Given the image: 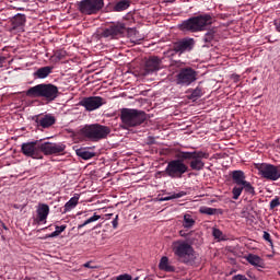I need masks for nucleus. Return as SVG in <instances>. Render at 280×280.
Segmentation results:
<instances>
[{
	"label": "nucleus",
	"mask_w": 280,
	"mask_h": 280,
	"mask_svg": "<svg viewBox=\"0 0 280 280\" xmlns=\"http://www.w3.org/2000/svg\"><path fill=\"white\" fill-rule=\"evenodd\" d=\"M213 23V18L211 14L206 13L197 16L189 18L188 20L183 21L178 27L180 32H205L209 25Z\"/></svg>",
	"instance_id": "f257e3e1"
},
{
	"label": "nucleus",
	"mask_w": 280,
	"mask_h": 280,
	"mask_svg": "<svg viewBox=\"0 0 280 280\" xmlns=\"http://www.w3.org/2000/svg\"><path fill=\"white\" fill-rule=\"evenodd\" d=\"M171 248L175 257H177L182 264H194V261H196V250H194V247L187 241H173Z\"/></svg>",
	"instance_id": "f03ea898"
},
{
	"label": "nucleus",
	"mask_w": 280,
	"mask_h": 280,
	"mask_svg": "<svg viewBox=\"0 0 280 280\" xmlns=\"http://www.w3.org/2000/svg\"><path fill=\"white\" fill-rule=\"evenodd\" d=\"M58 86L51 83H40L26 91V97H43L47 102H54L58 97Z\"/></svg>",
	"instance_id": "7ed1b4c3"
},
{
	"label": "nucleus",
	"mask_w": 280,
	"mask_h": 280,
	"mask_svg": "<svg viewBox=\"0 0 280 280\" xmlns=\"http://www.w3.org/2000/svg\"><path fill=\"white\" fill-rule=\"evenodd\" d=\"M145 119H148V117L143 110L132 108H122L120 110V120L125 130H128V128L141 126Z\"/></svg>",
	"instance_id": "20e7f679"
},
{
	"label": "nucleus",
	"mask_w": 280,
	"mask_h": 280,
	"mask_svg": "<svg viewBox=\"0 0 280 280\" xmlns=\"http://www.w3.org/2000/svg\"><path fill=\"white\" fill-rule=\"evenodd\" d=\"M81 135L91 141H101L110 135V128L100 124L88 125L81 129Z\"/></svg>",
	"instance_id": "39448f33"
},
{
	"label": "nucleus",
	"mask_w": 280,
	"mask_h": 280,
	"mask_svg": "<svg viewBox=\"0 0 280 280\" xmlns=\"http://www.w3.org/2000/svg\"><path fill=\"white\" fill-rule=\"evenodd\" d=\"M189 167L180 159L172 160L167 163L164 173L168 178H183L187 174Z\"/></svg>",
	"instance_id": "423d86ee"
},
{
	"label": "nucleus",
	"mask_w": 280,
	"mask_h": 280,
	"mask_svg": "<svg viewBox=\"0 0 280 280\" xmlns=\"http://www.w3.org/2000/svg\"><path fill=\"white\" fill-rule=\"evenodd\" d=\"M258 176L265 178V180H279L280 178V166L268 163L256 164Z\"/></svg>",
	"instance_id": "0eeeda50"
},
{
	"label": "nucleus",
	"mask_w": 280,
	"mask_h": 280,
	"mask_svg": "<svg viewBox=\"0 0 280 280\" xmlns=\"http://www.w3.org/2000/svg\"><path fill=\"white\" fill-rule=\"evenodd\" d=\"M104 8V0H82L78 3L81 14H97Z\"/></svg>",
	"instance_id": "6e6552de"
},
{
	"label": "nucleus",
	"mask_w": 280,
	"mask_h": 280,
	"mask_svg": "<svg viewBox=\"0 0 280 280\" xmlns=\"http://www.w3.org/2000/svg\"><path fill=\"white\" fill-rule=\"evenodd\" d=\"M198 80V72L194 70L192 68H184L179 70V72L176 75V84H179L180 86H189L190 84H194Z\"/></svg>",
	"instance_id": "1a4fd4ad"
},
{
	"label": "nucleus",
	"mask_w": 280,
	"mask_h": 280,
	"mask_svg": "<svg viewBox=\"0 0 280 280\" xmlns=\"http://www.w3.org/2000/svg\"><path fill=\"white\" fill-rule=\"evenodd\" d=\"M21 152L24 156H27L28 159H43V154L40 153V145H38L36 141L23 142L21 144Z\"/></svg>",
	"instance_id": "9d476101"
},
{
	"label": "nucleus",
	"mask_w": 280,
	"mask_h": 280,
	"mask_svg": "<svg viewBox=\"0 0 280 280\" xmlns=\"http://www.w3.org/2000/svg\"><path fill=\"white\" fill-rule=\"evenodd\" d=\"M106 104V98L102 96H89L80 101V106H84L85 110L92 113V110H97Z\"/></svg>",
	"instance_id": "9b49d317"
},
{
	"label": "nucleus",
	"mask_w": 280,
	"mask_h": 280,
	"mask_svg": "<svg viewBox=\"0 0 280 280\" xmlns=\"http://www.w3.org/2000/svg\"><path fill=\"white\" fill-rule=\"evenodd\" d=\"M67 145L63 143L44 142L40 144V153L49 156L51 154H60L66 150Z\"/></svg>",
	"instance_id": "f8f14e48"
},
{
	"label": "nucleus",
	"mask_w": 280,
	"mask_h": 280,
	"mask_svg": "<svg viewBox=\"0 0 280 280\" xmlns=\"http://www.w3.org/2000/svg\"><path fill=\"white\" fill-rule=\"evenodd\" d=\"M196 45V40L191 37H186L177 40L173 45V49L176 54H185V51H191Z\"/></svg>",
	"instance_id": "ddd939ff"
},
{
	"label": "nucleus",
	"mask_w": 280,
	"mask_h": 280,
	"mask_svg": "<svg viewBox=\"0 0 280 280\" xmlns=\"http://www.w3.org/2000/svg\"><path fill=\"white\" fill-rule=\"evenodd\" d=\"M202 159H209V153L205 151H197L189 162L190 168L195 172H201V170H205V162Z\"/></svg>",
	"instance_id": "4468645a"
},
{
	"label": "nucleus",
	"mask_w": 280,
	"mask_h": 280,
	"mask_svg": "<svg viewBox=\"0 0 280 280\" xmlns=\"http://www.w3.org/2000/svg\"><path fill=\"white\" fill-rule=\"evenodd\" d=\"M47 218H49V205L39 202L36 207V218L34 222H36V224H47Z\"/></svg>",
	"instance_id": "2eb2a0df"
},
{
	"label": "nucleus",
	"mask_w": 280,
	"mask_h": 280,
	"mask_svg": "<svg viewBox=\"0 0 280 280\" xmlns=\"http://www.w3.org/2000/svg\"><path fill=\"white\" fill-rule=\"evenodd\" d=\"M159 70H161V58L151 57L145 61L143 75H151V73H154Z\"/></svg>",
	"instance_id": "dca6fc26"
},
{
	"label": "nucleus",
	"mask_w": 280,
	"mask_h": 280,
	"mask_svg": "<svg viewBox=\"0 0 280 280\" xmlns=\"http://www.w3.org/2000/svg\"><path fill=\"white\" fill-rule=\"evenodd\" d=\"M119 34H124V25H112L103 31L102 36L103 38H115Z\"/></svg>",
	"instance_id": "f3484780"
},
{
	"label": "nucleus",
	"mask_w": 280,
	"mask_h": 280,
	"mask_svg": "<svg viewBox=\"0 0 280 280\" xmlns=\"http://www.w3.org/2000/svg\"><path fill=\"white\" fill-rule=\"evenodd\" d=\"M36 124L42 128H50V126H54V124H56V117L51 115H45V116L38 117L36 119Z\"/></svg>",
	"instance_id": "a211bd4d"
},
{
	"label": "nucleus",
	"mask_w": 280,
	"mask_h": 280,
	"mask_svg": "<svg viewBox=\"0 0 280 280\" xmlns=\"http://www.w3.org/2000/svg\"><path fill=\"white\" fill-rule=\"evenodd\" d=\"M26 21L27 20L25 18V14L18 13L12 19V27L14 30H23V27H25Z\"/></svg>",
	"instance_id": "6ab92c4d"
},
{
	"label": "nucleus",
	"mask_w": 280,
	"mask_h": 280,
	"mask_svg": "<svg viewBox=\"0 0 280 280\" xmlns=\"http://www.w3.org/2000/svg\"><path fill=\"white\" fill-rule=\"evenodd\" d=\"M51 71H54L52 67H49V66L42 67L34 72V78H37L38 80H45V78L49 77Z\"/></svg>",
	"instance_id": "aec40b11"
},
{
	"label": "nucleus",
	"mask_w": 280,
	"mask_h": 280,
	"mask_svg": "<svg viewBox=\"0 0 280 280\" xmlns=\"http://www.w3.org/2000/svg\"><path fill=\"white\" fill-rule=\"evenodd\" d=\"M184 196H187V191L182 190L179 192L170 194V196H166V197H158L156 201L158 202H167L170 200H176L178 198H184Z\"/></svg>",
	"instance_id": "412c9836"
},
{
	"label": "nucleus",
	"mask_w": 280,
	"mask_h": 280,
	"mask_svg": "<svg viewBox=\"0 0 280 280\" xmlns=\"http://www.w3.org/2000/svg\"><path fill=\"white\" fill-rule=\"evenodd\" d=\"M159 268L160 270H164V272H174V270H176L174 266L170 265V258H167L166 256H163L161 258Z\"/></svg>",
	"instance_id": "4be33fe9"
},
{
	"label": "nucleus",
	"mask_w": 280,
	"mask_h": 280,
	"mask_svg": "<svg viewBox=\"0 0 280 280\" xmlns=\"http://www.w3.org/2000/svg\"><path fill=\"white\" fill-rule=\"evenodd\" d=\"M232 180L241 187L243 183L246 182V175L243 171H233L232 172Z\"/></svg>",
	"instance_id": "5701e85b"
},
{
	"label": "nucleus",
	"mask_w": 280,
	"mask_h": 280,
	"mask_svg": "<svg viewBox=\"0 0 280 280\" xmlns=\"http://www.w3.org/2000/svg\"><path fill=\"white\" fill-rule=\"evenodd\" d=\"M128 38H130L131 43H135V45H139V43L143 40V36L139 35V31L136 28L128 30Z\"/></svg>",
	"instance_id": "b1692460"
},
{
	"label": "nucleus",
	"mask_w": 280,
	"mask_h": 280,
	"mask_svg": "<svg viewBox=\"0 0 280 280\" xmlns=\"http://www.w3.org/2000/svg\"><path fill=\"white\" fill-rule=\"evenodd\" d=\"M246 260L248 261V264H250V266H256L258 268H261V266H264V260L261 259V257L255 254H249L246 257Z\"/></svg>",
	"instance_id": "393cba45"
},
{
	"label": "nucleus",
	"mask_w": 280,
	"mask_h": 280,
	"mask_svg": "<svg viewBox=\"0 0 280 280\" xmlns=\"http://www.w3.org/2000/svg\"><path fill=\"white\" fill-rule=\"evenodd\" d=\"M79 200H80V195H75L68 202H66L65 213H68V211H72V209H75V207H78Z\"/></svg>",
	"instance_id": "a878e982"
},
{
	"label": "nucleus",
	"mask_w": 280,
	"mask_h": 280,
	"mask_svg": "<svg viewBox=\"0 0 280 280\" xmlns=\"http://www.w3.org/2000/svg\"><path fill=\"white\" fill-rule=\"evenodd\" d=\"M75 152L77 156H80V159H83V161H89L90 159H93V156H95L94 152H91L86 149H78Z\"/></svg>",
	"instance_id": "bb28decb"
},
{
	"label": "nucleus",
	"mask_w": 280,
	"mask_h": 280,
	"mask_svg": "<svg viewBox=\"0 0 280 280\" xmlns=\"http://www.w3.org/2000/svg\"><path fill=\"white\" fill-rule=\"evenodd\" d=\"M195 224H196V219L191 217V214H184V222H183L184 229H194Z\"/></svg>",
	"instance_id": "cd10ccee"
},
{
	"label": "nucleus",
	"mask_w": 280,
	"mask_h": 280,
	"mask_svg": "<svg viewBox=\"0 0 280 280\" xmlns=\"http://www.w3.org/2000/svg\"><path fill=\"white\" fill-rule=\"evenodd\" d=\"M128 8H130V1L121 0L115 4L114 10L116 12H124V10H128Z\"/></svg>",
	"instance_id": "c85d7f7f"
},
{
	"label": "nucleus",
	"mask_w": 280,
	"mask_h": 280,
	"mask_svg": "<svg viewBox=\"0 0 280 280\" xmlns=\"http://www.w3.org/2000/svg\"><path fill=\"white\" fill-rule=\"evenodd\" d=\"M198 151H182L177 155L180 161H191Z\"/></svg>",
	"instance_id": "c756f323"
},
{
	"label": "nucleus",
	"mask_w": 280,
	"mask_h": 280,
	"mask_svg": "<svg viewBox=\"0 0 280 280\" xmlns=\"http://www.w3.org/2000/svg\"><path fill=\"white\" fill-rule=\"evenodd\" d=\"M212 235L214 240H218V242H224L226 240V236H224V233L218 228L212 229Z\"/></svg>",
	"instance_id": "7c9ffc66"
},
{
	"label": "nucleus",
	"mask_w": 280,
	"mask_h": 280,
	"mask_svg": "<svg viewBox=\"0 0 280 280\" xmlns=\"http://www.w3.org/2000/svg\"><path fill=\"white\" fill-rule=\"evenodd\" d=\"M199 213H202L203 215H215V213H218V209L209 208V207H201L199 209Z\"/></svg>",
	"instance_id": "2f4dec72"
},
{
	"label": "nucleus",
	"mask_w": 280,
	"mask_h": 280,
	"mask_svg": "<svg viewBox=\"0 0 280 280\" xmlns=\"http://www.w3.org/2000/svg\"><path fill=\"white\" fill-rule=\"evenodd\" d=\"M242 191H244V187L234 186L233 189H232L233 200H238L240 196H242Z\"/></svg>",
	"instance_id": "473e14b6"
},
{
	"label": "nucleus",
	"mask_w": 280,
	"mask_h": 280,
	"mask_svg": "<svg viewBox=\"0 0 280 280\" xmlns=\"http://www.w3.org/2000/svg\"><path fill=\"white\" fill-rule=\"evenodd\" d=\"M243 189L247 192V194H252V196H255V187H253V185L249 182H244L242 184Z\"/></svg>",
	"instance_id": "72a5a7b5"
},
{
	"label": "nucleus",
	"mask_w": 280,
	"mask_h": 280,
	"mask_svg": "<svg viewBox=\"0 0 280 280\" xmlns=\"http://www.w3.org/2000/svg\"><path fill=\"white\" fill-rule=\"evenodd\" d=\"M215 38V32L209 31L208 33L205 34L203 42L205 43H211Z\"/></svg>",
	"instance_id": "f704fd0d"
},
{
	"label": "nucleus",
	"mask_w": 280,
	"mask_h": 280,
	"mask_svg": "<svg viewBox=\"0 0 280 280\" xmlns=\"http://www.w3.org/2000/svg\"><path fill=\"white\" fill-rule=\"evenodd\" d=\"M190 95L192 100H198V97H202V89L196 88Z\"/></svg>",
	"instance_id": "c9c22d12"
},
{
	"label": "nucleus",
	"mask_w": 280,
	"mask_h": 280,
	"mask_svg": "<svg viewBox=\"0 0 280 280\" xmlns=\"http://www.w3.org/2000/svg\"><path fill=\"white\" fill-rule=\"evenodd\" d=\"M102 215L94 213L92 217L85 219V224H92V222H97V220H101Z\"/></svg>",
	"instance_id": "e433bc0d"
},
{
	"label": "nucleus",
	"mask_w": 280,
	"mask_h": 280,
	"mask_svg": "<svg viewBox=\"0 0 280 280\" xmlns=\"http://www.w3.org/2000/svg\"><path fill=\"white\" fill-rule=\"evenodd\" d=\"M262 240H265V242H268L269 243V246L271 248H275V245L272 243V238L270 237V233H268L267 231L264 232V235H262Z\"/></svg>",
	"instance_id": "4c0bfd02"
},
{
	"label": "nucleus",
	"mask_w": 280,
	"mask_h": 280,
	"mask_svg": "<svg viewBox=\"0 0 280 280\" xmlns=\"http://www.w3.org/2000/svg\"><path fill=\"white\" fill-rule=\"evenodd\" d=\"M279 205H280L279 198H275L270 201V209H277Z\"/></svg>",
	"instance_id": "58836bf2"
},
{
	"label": "nucleus",
	"mask_w": 280,
	"mask_h": 280,
	"mask_svg": "<svg viewBox=\"0 0 280 280\" xmlns=\"http://www.w3.org/2000/svg\"><path fill=\"white\" fill-rule=\"evenodd\" d=\"M67 230V225H60V226H56L55 231L58 235H60V233H65V231Z\"/></svg>",
	"instance_id": "ea45409f"
},
{
	"label": "nucleus",
	"mask_w": 280,
	"mask_h": 280,
	"mask_svg": "<svg viewBox=\"0 0 280 280\" xmlns=\"http://www.w3.org/2000/svg\"><path fill=\"white\" fill-rule=\"evenodd\" d=\"M117 280H132V276H130L128 273L119 275L117 277Z\"/></svg>",
	"instance_id": "a19ab883"
},
{
	"label": "nucleus",
	"mask_w": 280,
	"mask_h": 280,
	"mask_svg": "<svg viewBox=\"0 0 280 280\" xmlns=\"http://www.w3.org/2000/svg\"><path fill=\"white\" fill-rule=\"evenodd\" d=\"M113 229H117L119 226V215H116L115 219L112 221Z\"/></svg>",
	"instance_id": "79ce46f5"
},
{
	"label": "nucleus",
	"mask_w": 280,
	"mask_h": 280,
	"mask_svg": "<svg viewBox=\"0 0 280 280\" xmlns=\"http://www.w3.org/2000/svg\"><path fill=\"white\" fill-rule=\"evenodd\" d=\"M83 268H90V269H95V268H97V266H92V262L91 261H88V262H85L84 265H83Z\"/></svg>",
	"instance_id": "37998d69"
},
{
	"label": "nucleus",
	"mask_w": 280,
	"mask_h": 280,
	"mask_svg": "<svg viewBox=\"0 0 280 280\" xmlns=\"http://www.w3.org/2000/svg\"><path fill=\"white\" fill-rule=\"evenodd\" d=\"M5 60H7L5 57L0 56V69L3 68V66L5 65Z\"/></svg>",
	"instance_id": "c03bdc74"
},
{
	"label": "nucleus",
	"mask_w": 280,
	"mask_h": 280,
	"mask_svg": "<svg viewBox=\"0 0 280 280\" xmlns=\"http://www.w3.org/2000/svg\"><path fill=\"white\" fill-rule=\"evenodd\" d=\"M241 218H248V212L246 210H242Z\"/></svg>",
	"instance_id": "a18cd8bd"
},
{
	"label": "nucleus",
	"mask_w": 280,
	"mask_h": 280,
	"mask_svg": "<svg viewBox=\"0 0 280 280\" xmlns=\"http://www.w3.org/2000/svg\"><path fill=\"white\" fill-rule=\"evenodd\" d=\"M89 223H86V221H84L83 223L78 225V230L80 229H84V226H86Z\"/></svg>",
	"instance_id": "49530a36"
},
{
	"label": "nucleus",
	"mask_w": 280,
	"mask_h": 280,
	"mask_svg": "<svg viewBox=\"0 0 280 280\" xmlns=\"http://www.w3.org/2000/svg\"><path fill=\"white\" fill-rule=\"evenodd\" d=\"M89 223H86V221H84L83 223L78 225V230L80 229H84V226H86Z\"/></svg>",
	"instance_id": "de8ad7c7"
},
{
	"label": "nucleus",
	"mask_w": 280,
	"mask_h": 280,
	"mask_svg": "<svg viewBox=\"0 0 280 280\" xmlns=\"http://www.w3.org/2000/svg\"><path fill=\"white\" fill-rule=\"evenodd\" d=\"M59 234H57L56 231H54L52 233L49 234V237H58Z\"/></svg>",
	"instance_id": "09e8293b"
},
{
	"label": "nucleus",
	"mask_w": 280,
	"mask_h": 280,
	"mask_svg": "<svg viewBox=\"0 0 280 280\" xmlns=\"http://www.w3.org/2000/svg\"><path fill=\"white\" fill-rule=\"evenodd\" d=\"M179 235H180V237H187V234L185 233V231H179Z\"/></svg>",
	"instance_id": "8fccbe9b"
},
{
	"label": "nucleus",
	"mask_w": 280,
	"mask_h": 280,
	"mask_svg": "<svg viewBox=\"0 0 280 280\" xmlns=\"http://www.w3.org/2000/svg\"><path fill=\"white\" fill-rule=\"evenodd\" d=\"M80 215H83V218H86L89 214L84 212V213H80Z\"/></svg>",
	"instance_id": "3c124183"
}]
</instances>
